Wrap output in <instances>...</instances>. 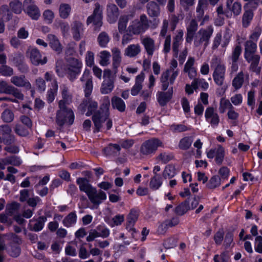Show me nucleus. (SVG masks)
<instances>
[{"label":"nucleus","instance_id":"nucleus-22","mask_svg":"<svg viewBox=\"0 0 262 262\" xmlns=\"http://www.w3.org/2000/svg\"><path fill=\"white\" fill-rule=\"evenodd\" d=\"M195 59L193 57H189L187 61L184 65L183 71L187 74L190 79H193L196 77L197 71L196 68L194 67Z\"/></svg>","mask_w":262,"mask_h":262},{"label":"nucleus","instance_id":"nucleus-14","mask_svg":"<svg viewBox=\"0 0 262 262\" xmlns=\"http://www.w3.org/2000/svg\"><path fill=\"white\" fill-rule=\"evenodd\" d=\"M207 156L209 159L215 158V162L221 165L224 159L225 149L221 145H218L216 147L209 150Z\"/></svg>","mask_w":262,"mask_h":262},{"label":"nucleus","instance_id":"nucleus-20","mask_svg":"<svg viewBox=\"0 0 262 262\" xmlns=\"http://www.w3.org/2000/svg\"><path fill=\"white\" fill-rule=\"evenodd\" d=\"M119 15V9L114 4H108L106 6L107 20L110 24L115 23Z\"/></svg>","mask_w":262,"mask_h":262},{"label":"nucleus","instance_id":"nucleus-61","mask_svg":"<svg viewBox=\"0 0 262 262\" xmlns=\"http://www.w3.org/2000/svg\"><path fill=\"white\" fill-rule=\"evenodd\" d=\"M47 221L46 216H40L37 220L33 227V230L37 232L42 229L44 224Z\"/></svg>","mask_w":262,"mask_h":262},{"label":"nucleus","instance_id":"nucleus-25","mask_svg":"<svg viewBox=\"0 0 262 262\" xmlns=\"http://www.w3.org/2000/svg\"><path fill=\"white\" fill-rule=\"evenodd\" d=\"M76 183L79 186V190L85 192L88 195L95 188L93 187L89 182V180L85 178H78Z\"/></svg>","mask_w":262,"mask_h":262},{"label":"nucleus","instance_id":"nucleus-21","mask_svg":"<svg viewBox=\"0 0 262 262\" xmlns=\"http://www.w3.org/2000/svg\"><path fill=\"white\" fill-rule=\"evenodd\" d=\"M183 31L181 29H179L176 31V35L173 37L172 50L173 53V56L176 57H178L179 52V47L183 41Z\"/></svg>","mask_w":262,"mask_h":262},{"label":"nucleus","instance_id":"nucleus-5","mask_svg":"<svg viewBox=\"0 0 262 262\" xmlns=\"http://www.w3.org/2000/svg\"><path fill=\"white\" fill-rule=\"evenodd\" d=\"M107 114L97 112L92 117V120L94 124V132H98L103 128L107 130L110 129L112 126V121L109 118Z\"/></svg>","mask_w":262,"mask_h":262},{"label":"nucleus","instance_id":"nucleus-26","mask_svg":"<svg viewBox=\"0 0 262 262\" xmlns=\"http://www.w3.org/2000/svg\"><path fill=\"white\" fill-rule=\"evenodd\" d=\"M172 88L166 92H158L157 93V98L159 104L162 106H165L172 98Z\"/></svg>","mask_w":262,"mask_h":262},{"label":"nucleus","instance_id":"nucleus-58","mask_svg":"<svg viewBox=\"0 0 262 262\" xmlns=\"http://www.w3.org/2000/svg\"><path fill=\"white\" fill-rule=\"evenodd\" d=\"M221 184V179L218 176H214L211 178L206 186L209 189H214Z\"/></svg>","mask_w":262,"mask_h":262},{"label":"nucleus","instance_id":"nucleus-55","mask_svg":"<svg viewBox=\"0 0 262 262\" xmlns=\"http://www.w3.org/2000/svg\"><path fill=\"white\" fill-rule=\"evenodd\" d=\"M110 38L108 34L105 32H102L99 34L97 37V41L100 47H106L110 41Z\"/></svg>","mask_w":262,"mask_h":262},{"label":"nucleus","instance_id":"nucleus-45","mask_svg":"<svg viewBox=\"0 0 262 262\" xmlns=\"http://www.w3.org/2000/svg\"><path fill=\"white\" fill-rule=\"evenodd\" d=\"M114 87L113 80H104L100 88V92L103 94H109L113 91Z\"/></svg>","mask_w":262,"mask_h":262},{"label":"nucleus","instance_id":"nucleus-44","mask_svg":"<svg viewBox=\"0 0 262 262\" xmlns=\"http://www.w3.org/2000/svg\"><path fill=\"white\" fill-rule=\"evenodd\" d=\"M162 184V177L160 174H156L150 179L149 182V187L152 190H156L161 187Z\"/></svg>","mask_w":262,"mask_h":262},{"label":"nucleus","instance_id":"nucleus-17","mask_svg":"<svg viewBox=\"0 0 262 262\" xmlns=\"http://www.w3.org/2000/svg\"><path fill=\"white\" fill-rule=\"evenodd\" d=\"M25 10L26 13L33 19L37 20L40 16L38 8L35 5L32 0H25L24 5L26 6Z\"/></svg>","mask_w":262,"mask_h":262},{"label":"nucleus","instance_id":"nucleus-8","mask_svg":"<svg viewBox=\"0 0 262 262\" xmlns=\"http://www.w3.org/2000/svg\"><path fill=\"white\" fill-rule=\"evenodd\" d=\"M102 7L100 5L99 3L95 4L93 14L87 18L86 25L93 23L95 30L99 29L102 25Z\"/></svg>","mask_w":262,"mask_h":262},{"label":"nucleus","instance_id":"nucleus-47","mask_svg":"<svg viewBox=\"0 0 262 262\" xmlns=\"http://www.w3.org/2000/svg\"><path fill=\"white\" fill-rule=\"evenodd\" d=\"M244 81V73L243 71L239 72L233 78L232 85L235 90L239 89L243 85Z\"/></svg>","mask_w":262,"mask_h":262},{"label":"nucleus","instance_id":"nucleus-63","mask_svg":"<svg viewBox=\"0 0 262 262\" xmlns=\"http://www.w3.org/2000/svg\"><path fill=\"white\" fill-rule=\"evenodd\" d=\"M229 255L228 252L224 251L220 255H215L213 257L214 262H228L229 260Z\"/></svg>","mask_w":262,"mask_h":262},{"label":"nucleus","instance_id":"nucleus-36","mask_svg":"<svg viewBox=\"0 0 262 262\" xmlns=\"http://www.w3.org/2000/svg\"><path fill=\"white\" fill-rule=\"evenodd\" d=\"M180 220L178 217H173L170 219L165 220L159 227L158 230L160 232L165 231V229L174 227L179 224Z\"/></svg>","mask_w":262,"mask_h":262},{"label":"nucleus","instance_id":"nucleus-33","mask_svg":"<svg viewBox=\"0 0 262 262\" xmlns=\"http://www.w3.org/2000/svg\"><path fill=\"white\" fill-rule=\"evenodd\" d=\"M121 146L118 144L111 143L105 147L103 151L106 156L117 157L120 155Z\"/></svg>","mask_w":262,"mask_h":262},{"label":"nucleus","instance_id":"nucleus-39","mask_svg":"<svg viewBox=\"0 0 262 262\" xmlns=\"http://www.w3.org/2000/svg\"><path fill=\"white\" fill-rule=\"evenodd\" d=\"M52 87L47 91L46 98L48 103H52L55 99V97L57 94L58 83L56 80H54L52 82Z\"/></svg>","mask_w":262,"mask_h":262},{"label":"nucleus","instance_id":"nucleus-18","mask_svg":"<svg viewBox=\"0 0 262 262\" xmlns=\"http://www.w3.org/2000/svg\"><path fill=\"white\" fill-rule=\"evenodd\" d=\"M244 58L246 61L250 63L249 70L259 75L261 71V68L259 66L260 56L259 55H253L244 56Z\"/></svg>","mask_w":262,"mask_h":262},{"label":"nucleus","instance_id":"nucleus-42","mask_svg":"<svg viewBox=\"0 0 262 262\" xmlns=\"http://www.w3.org/2000/svg\"><path fill=\"white\" fill-rule=\"evenodd\" d=\"M146 8L147 12L150 17H156L160 14V8L155 2L148 3L146 6Z\"/></svg>","mask_w":262,"mask_h":262},{"label":"nucleus","instance_id":"nucleus-35","mask_svg":"<svg viewBox=\"0 0 262 262\" xmlns=\"http://www.w3.org/2000/svg\"><path fill=\"white\" fill-rule=\"evenodd\" d=\"M54 26L60 29L63 37L67 38L70 36V26L68 22L62 20H56Z\"/></svg>","mask_w":262,"mask_h":262},{"label":"nucleus","instance_id":"nucleus-9","mask_svg":"<svg viewBox=\"0 0 262 262\" xmlns=\"http://www.w3.org/2000/svg\"><path fill=\"white\" fill-rule=\"evenodd\" d=\"M26 56L30 59L31 62L35 65H43L47 62L46 56L42 57L39 51L36 48L29 47L26 51Z\"/></svg>","mask_w":262,"mask_h":262},{"label":"nucleus","instance_id":"nucleus-2","mask_svg":"<svg viewBox=\"0 0 262 262\" xmlns=\"http://www.w3.org/2000/svg\"><path fill=\"white\" fill-rule=\"evenodd\" d=\"M59 110L57 111L56 116V122L57 124L62 126L67 123L72 125L74 121V114L73 111L64 105L61 102H58Z\"/></svg>","mask_w":262,"mask_h":262},{"label":"nucleus","instance_id":"nucleus-48","mask_svg":"<svg viewBox=\"0 0 262 262\" xmlns=\"http://www.w3.org/2000/svg\"><path fill=\"white\" fill-rule=\"evenodd\" d=\"M208 5L207 0H199L196 8V13L198 18H202L204 14V10Z\"/></svg>","mask_w":262,"mask_h":262},{"label":"nucleus","instance_id":"nucleus-49","mask_svg":"<svg viewBox=\"0 0 262 262\" xmlns=\"http://www.w3.org/2000/svg\"><path fill=\"white\" fill-rule=\"evenodd\" d=\"M100 111L99 112L104 114H107L110 115V100L108 96L103 97L100 100Z\"/></svg>","mask_w":262,"mask_h":262},{"label":"nucleus","instance_id":"nucleus-53","mask_svg":"<svg viewBox=\"0 0 262 262\" xmlns=\"http://www.w3.org/2000/svg\"><path fill=\"white\" fill-rule=\"evenodd\" d=\"M232 103L228 99L223 97L222 98L220 101L219 111L220 113H224L227 109L229 110L233 108Z\"/></svg>","mask_w":262,"mask_h":262},{"label":"nucleus","instance_id":"nucleus-11","mask_svg":"<svg viewBox=\"0 0 262 262\" xmlns=\"http://www.w3.org/2000/svg\"><path fill=\"white\" fill-rule=\"evenodd\" d=\"M168 20L164 19L163 20L159 34L160 36L165 37L163 50V51L165 54L169 53L171 49V36L170 35L166 36L168 30Z\"/></svg>","mask_w":262,"mask_h":262},{"label":"nucleus","instance_id":"nucleus-1","mask_svg":"<svg viewBox=\"0 0 262 262\" xmlns=\"http://www.w3.org/2000/svg\"><path fill=\"white\" fill-rule=\"evenodd\" d=\"M210 67L213 71L212 77L215 83L219 86L224 84L226 68L222 59L216 56H213L210 61Z\"/></svg>","mask_w":262,"mask_h":262},{"label":"nucleus","instance_id":"nucleus-3","mask_svg":"<svg viewBox=\"0 0 262 262\" xmlns=\"http://www.w3.org/2000/svg\"><path fill=\"white\" fill-rule=\"evenodd\" d=\"M150 20L145 14H142L139 20L133 21L128 27V31L134 35L144 33L150 27Z\"/></svg>","mask_w":262,"mask_h":262},{"label":"nucleus","instance_id":"nucleus-15","mask_svg":"<svg viewBox=\"0 0 262 262\" xmlns=\"http://www.w3.org/2000/svg\"><path fill=\"white\" fill-rule=\"evenodd\" d=\"M140 40L147 55L152 56L159 47L156 45L155 40L148 36L142 37Z\"/></svg>","mask_w":262,"mask_h":262},{"label":"nucleus","instance_id":"nucleus-52","mask_svg":"<svg viewBox=\"0 0 262 262\" xmlns=\"http://www.w3.org/2000/svg\"><path fill=\"white\" fill-rule=\"evenodd\" d=\"M190 209V207L189 206V202L185 201L176 207L174 212L179 215H182Z\"/></svg>","mask_w":262,"mask_h":262},{"label":"nucleus","instance_id":"nucleus-37","mask_svg":"<svg viewBox=\"0 0 262 262\" xmlns=\"http://www.w3.org/2000/svg\"><path fill=\"white\" fill-rule=\"evenodd\" d=\"M72 8L70 5L67 3H61L58 8L59 16L62 19H67L71 13Z\"/></svg>","mask_w":262,"mask_h":262},{"label":"nucleus","instance_id":"nucleus-7","mask_svg":"<svg viewBox=\"0 0 262 262\" xmlns=\"http://www.w3.org/2000/svg\"><path fill=\"white\" fill-rule=\"evenodd\" d=\"M214 29L212 25H209L205 28L200 29L194 37V45L199 47L204 43L205 48L209 43V40L212 35Z\"/></svg>","mask_w":262,"mask_h":262},{"label":"nucleus","instance_id":"nucleus-62","mask_svg":"<svg viewBox=\"0 0 262 262\" xmlns=\"http://www.w3.org/2000/svg\"><path fill=\"white\" fill-rule=\"evenodd\" d=\"M253 14L250 10H248L245 12L243 16V26L246 28L247 27L251 20L252 19Z\"/></svg>","mask_w":262,"mask_h":262},{"label":"nucleus","instance_id":"nucleus-30","mask_svg":"<svg viewBox=\"0 0 262 262\" xmlns=\"http://www.w3.org/2000/svg\"><path fill=\"white\" fill-rule=\"evenodd\" d=\"M62 99L61 102L64 105L69 104L72 101L73 96L70 92L69 88L67 84H63L60 86Z\"/></svg>","mask_w":262,"mask_h":262},{"label":"nucleus","instance_id":"nucleus-28","mask_svg":"<svg viewBox=\"0 0 262 262\" xmlns=\"http://www.w3.org/2000/svg\"><path fill=\"white\" fill-rule=\"evenodd\" d=\"M141 52V48L139 44H131L125 49L124 55L129 58H134L139 55Z\"/></svg>","mask_w":262,"mask_h":262},{"label":"nucleus","instance_id":"nucleus-10","mask_svg":"<svg viewBox=\"0 0 262 262\" xmlns=\"http://www.w3.org/2000/svg\"><path fill=\"white\" fill-rule=\"evenodd\" d=\"M178 71H170L166 70L163 72L160 77V81L162 83V90L166 91L169 84H173L179 75Z\"/></svg>","mask_w":262,"mask_h":262},{"label":"nucleus","instance_id":"nucleus-31","mask_svg":"<svg viewBox=\"0 0 262 262\" xmlns=\"http://www.w3.org/2000/svg\"><path fill=\"white\" fill-rule=\"evenodd\" d=\"M47 38L51 48L57 53H60L62 51V46L57 37L54 34H49Z\"/></svg>","mask_w":262,"mask_h":262},{"label":"nucleus","instance_id":"nucleus-41","mask_svg":"<svg viewBox=\"0 0 262 262\" xmlns=\"http://www.w3.org/2000/svg\"><path fill=\"white\" fill-rule=\"evenodd\" d=\"M77 216L75 211H73L69 213L62 220L63 225L69 228L75 225L77 222Z\"/></svg>","mask_w":262,"mask_h":262},{"label":"nucleus","instance_id":"nucleus-54","mask_svg":"<svg viewBox=\"0 0 262 262\" xmlns=\"http://www.w3.org/2000/svg\"><path fill=\"white\" fill-rule=\"evenodd\" d=\"M193 139L190 137H185L181 139L179 143V147L182 150H187L191 146Z\"/></svg>","mask_w":262,"mask_h":262},{"label":"nucleus","instance_id":"nucleus-59","mask_svg":"<svg viewBox=\"0 0 262 262\" xmlns=\"http://www.w3.org/2000/svg\"><path fill=\"white\" fill-rule=\"evenodd\" d=\"M42 17L47 24H50L54 19V12L50 9H46L43 12Z\"/></svg>","mask_w":262,"mask_h":262},{"label":"nucleus","instance_id":"nucleus-13","mask_svg":"<svg viewBox=\"0 0 262 262\" xmlns=\"http://www.w3.org/2000/svg\"><path fill=\"white\" fill-rule=\"evenodd\" d=\"M97 107L98 103L97 102L92 99L88 98L81 102L78 107V109L82 114L88 110V112L85 114L86 116H89L96 110Z\"/></svg>","mask_w":262,"mask_h":262},{"label":"nucleus","instance_id":"nucleus-43","mask_svg":"<svg viewBox=\"0 0 262 262\" xmlns=\"http://www.w3.org/2000/svg\"><path fill=\"white\" fill-rule=\"evenodd\" d=\"M112 105L113 108L116 109L120 112H123L125 110V102L120 97L114 96L111 99Z\"/></svg>","mask_w":262,"mask_h":262},{"label":"nucleus","instance_id":"nucleus-51","mask_svg":"<svg viewBox=\"0 0 262 262\" xmlns=\"http://www.w3.org/2000/svg\"><path fill=\"white\" fill-rule=\"evenodd\" d=\"M192 85L195 89L200 87L203 90H206L209 87L208 83L204 79L196 77L193 79Z\"/></svg>","mask_w":262,"mask_h":262},{"label":"nucleus","instance_id":"nucleus-19","mask_svg":"<svg viewBox=\"0 0 262 262\" xmlns=\"http://www.w3.org/2000/svg\"><path fill=\"white\" fill-rule=\"evenodd\" d=\"M88 196L91 202L97 207L106 199V193L102 190L98 191L96 188H95Z\"/></svg>","mask_w":262,"mask_h":262},{"label":"nucleus","instance_id":"nucleus-64","mask_svg":"<svg viewBox=\"0 0 262 262\" xmlns=\"http://www.w3.org/2000/svg\"><path fill=\"white\" fill-rule=\"evenodd\" d=\"M76 44L74 41H71L67 45L65 50L67 56H73L76 54Z\"/></svg>","mask_w":262,"mask_h":262},{"label":"nucleus","instance_id":"nucleus-57","mask_svg":"<svg viewBox=\"0 0 262 262\" xmlns=\"http://www.w3.org/2000/svg\"><path fill=\"white\" fill-rule=\"evenodd\" d=\"M111 54L107 51H103L100 53V64L102 66H106L110 63Z\"/></svg>","mask_w":262,"mask_h":262},{"label":"nucleus","instance_id":"nucleus-23","mask_svg":"<svg viewBox=\"0 0 262 262\" xmlns=\"http://www.w3.org/2000/svg\"><path fill=\"white\" fill-rule=\"evenodd\" d=\"M81 81H86L84 86L85 96L88 97L91 94L93 90V82L92 78H90V71L88 70H85L82 77L80 78Z\"/></svg>","mask_w":262,"mask_h":262},{"label":"nucleus","instance_id":"nucleus-34","mask_svg":"<svg viewBox=\"0 0 262 262\" xmlns=\"http://www.w3.org/2000/svg\"><path fill=\"white\" fill-rule=\"evenodd\" d=\"M145 78V74L141 72L136 77L135 84L131 89V94L133 96L137 95L142 89V83Z\"/></svg>","mask_w":262,"mask_h":262},{"label":"nucleus","instance_id":"nucleus-56","mask_svg":"<svg viewBox=\"0 0 262 262\" xmlns=\"http://www.w3.org/2000/svg\"><path fill=\"white\" fill-rule=\"evenodd\" d=\"M176 174L175 167L172 165H168L165 167L163 172L164 178L170 179Z\"/></svg>","mask_w":262,"mask_h":262},{"label":"nucleus","instance_id":"nucleus-60","mask_svg":"<svg viewBox=\"0 0 262 262\" xmlns=\"http://www.w3.org/2000/svg\"><path fill=\"white\" fill-rule=\"evenodd\" d=\"M10 7L11 10L16 14H20L23 10L22 4L18 0H14L10 2Z\"/></svg>","mask_w":262,"mask_h":262},{"label":"nucleus","instance_id":"nucleus-24","mask_svg":"<svg viewBox=\"0 0 262 262\" xmlns=\"http://www.w3.org/2000/svg\"><path fill=\"white\" fill-rule=\"evenodd\" d=\"M11 82L17 87H23L26 90H30L32 88L30 82L24 75L14 76L11 78Z\"/></svg>","mask_w":262,"mask_h":262},{"label":"nucleus","instance_id":"nucleus-38","mask_svg":"<svg viewBox=\"0 0 262 262\" xmlns=\"http://www.w3.org/2000/svg\"><path fill=\"white\" fill-rule=\"evenodd\" d=\"M138 218V213L136 211L131 210L127 219L126 229L129 231L135 232V229L133 226L137 221Z\"/></svg>","mask_w":262,"mask_h":262},{"label":"nucleus","instance_id":"nucleus-29","mask_svg":"<svg viewBox=\"0 0 262 262\" xmlns=\"http://www.w3.org/2000/svg\"><path fill=\"white\" fill-rule=\"evenodd\" d=\"M11 129L8 125L0 126V135L6 144L11 143L14 140V137L11 135Z\"/></svg>","mask_w":262,"mask_h":262},{"label":"nucleus","instance_id":"nucleus-32","mask_svg":"<svg viewBox=\"0 0 262 262\" xmlns=\"http://www.w3.org/2000/svg\"><path fill=\"white\" fill-rule=\"evenodd\" d=\"M113 56L112 67L115 73H116L118 67L120 66L122 61L121 53L118 48H114L112 49Z\"/></svg>","mask_w":262,"mask_h":262},{"label":"nucleus","instance_id":"nucleus-27","mask_svg":"<svg viewBox=\"0 0 262 262\" xmlns=\"http://www.w3.org/2000/svg\"><path fill=\"white\" fill-rule=\"evenodd\" d=\"M198 25L196 21L194 19L191 20L186 28L187 33L186 36V41L187 42H191L193 38L194 37L195 32L198 30Z\"/></svg>","mask_w":262,"mask_h":262},{"label":"nucleus","instance_id":"nucleus-16","mask_svg":"<svg viewBox=\"0 0 262 262\" xmlns=\"http://www.w3.org/2000/svg\"><path fill=\"white\" fill-rule=\"evenodd\" d=\"M205 117L206 121L212 127H216L220 122V117L215 110L212 107H207L205 112Z\"/></svg>","mask_w":262,"mask_h":262},{"label":"nucleus","instance_id":"nucleus-6","mask_svg":"<svg viewBox=\"0 0 262 262\" xmlns=\"http://www.w3.org/2000/svg\"><path fill=\"white\" fill-rule=\"evenodd\" d=\"M159 147H163V142L158 138H152L142 143L140 152L143 156H151L156 153Z\"/></svg>","mask_w":262,"mask_h":262},{"label":"nucleus","instance_id":"nucleus-12","mask_svg":"<svg viewBox=\"0 0 262 262\" xmlns=\"http://www.w3.org/2000/svg\"><path fill=\"white\" fill-rule=\"evenodd\" d=\"M84 30L83 24L79 20H74L71 24V31L72 37L76 41L80 40L83 35Z\"/></svg>","mask_w":262,"mask_h":262},{"label":"nucleus","instance_id":"nucleus-46","mask_svg":"<svg viewBox=\"0 0 262 262\" xmlns=\"http://www.w3.org/2000/svg\"><path fill=\"white\" fill-rule=\"evenodd\" d=\"M133 17V15H124L121 16L118 21V30L120 33H124L126 30L127 24L130 18Z\"/></svg>","mask_w":262,"mask_h":262},{"label":"nucleus","instance_id":"nucleus-40","mask_svg":"<svg viewBox=\"0 0 262 262\" xmlns=\"http://www.w3.org/2000/svg\"><path fill=\"white\" fill-rule=\"evenodd\" d=\"M244 56L256 55L255 53L257 50V44L252 41L247 40L244 44Z\"/></svg>","mask_w":262,"mask_h":262},{"label":"nucleus","instance_id":"nucleus-4","mask_svg":"<svg viewBox=\"0 0 262 262\" xmlns=\"http://www.w3.org/2000/svg\"><path fill=\"white\" fill-rule=\"evenodd\" d=\"M82 67L81 60L75 58H70L67 59V65L65 72L67 77L71 81H73L80 74Z\"/></svg>","mask_w":262,"mask_h":262},{"label":"nucleus","instance_id":"nucleus-50","mask_svg":"<svg viewBox=\"0 0 262 262\" xmlns=\"http://www.w3.org/2000/svg\"><path fill=\"white\" fill-rule=\"evenodd\" d=\"M24 57L21 53H16L14 55V56L12 58L10 59L16 66L20 67L21 66L24 68V71H27L28 68L27 67L23 64Z\"/></svg>","mask_w":262,"mask_h":262}]
</instances>
